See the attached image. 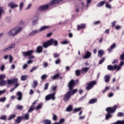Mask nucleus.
I'll return each mask as SVG.
<instances>
[{"label": "nucleus", "instance_id": "nucleus-1", "mask_svg": "<svg viewBox=\"0 0 124 124\" xmlns=\"http://www.w3.org/2000/svg\"><path fill=\"white\" fill-rule=\"evenodd\" d=\"M117 108H118V106L115 105L113 107H108L106 109V111L108 113L106 115V120H109V119L112 118V115L111 114L115 113L116 110H117Z\"/></svg>", "mask_w": 124, "mask_h": 124}, {"label": "nucleus", "instance_id": "nucleus-2", "mask_svg": "<svg viewBox=\"0 0 124 124\" xmlns=\"http://www.w3.org/2000/svg\"><path fill=\"white\" fill-rule=\"evenodd\" d=\"M69 90V91H68L63 96V101H68V100L71 98V96H72V95H74V94L77 93V89L73 90V88H72V89Z\"/></svg>", "mask_w": 124, "mask_h": 124}, {"label": "nucleus", "instance_id": "nucleus-3", "mask_svg": "<svg viewBox=\"0 0 124 124\" xmlns=\"http://www.w3.org/2000/svg\"><path fill=\"white\" fill-rule=\"evenodd\" d=\"M21 30H22L21 27H15L8 32V34L10 36H15V35H17L21 31Z\"/></svg>", "mask_w": 124, "mask_h": 124}, {"label": "nucleus", "instance_id": "nucleus-4", "mask_svg": "<svg viewBox=\"0 0 124 124\" xmlns=\"http://www.w3.org/2000/svg\"><path fill=\"white\" fill-rule=\"evenodd\" d=\"M33 53H34V50H30L27 52L23 51L22 55L23 57H29V59L30 60H31V59H34V56L32 55Z\"/></svg>", "mask_w": 124, "mask_h": 124}, {"label": "nucleus", "instance_id": "nucleus-5", "mask_svg": "<svg viewBox=\"0 0 124 124\" xmlns=\"http://www.w3.org/2000/svg\"><path fill=\"white\" fill-rule=\"evenodd\" d=\"M96 81L93 80L91 81L90 82H88L86 83V87H85L86 90L87 91H90V90H92L95 85H96Z\"/></svg>", "mask_w": 124, "mask_h": 124}, {"label": "nucleus", "instance_id": "nucleus-6", "mask_svg": "<svg viewBox=\"0 0 124 124\" xmlns=\"http://www.w3.org/2000/svg\"><path fill=\"white\" fill-rule=\"evenodd\" d=\"M76 82H79L78 79H76V81H74V79H71V80L68 82L67 87L69 90H72L73 88H74V86H75L76 84Z\"/></svg>", "mask_w": 124, "mask_h": 124}, {"label": "nucleus", "instance_id": "nucleus-7", "mask_svg": "<svg viewBox=\"0 0 124 124\" xmlns=\"http://www.w3.org/2000/svg\"><path fill=\"white\" fill-rule=\"evenodd\" d=\"M108 70L109 71H115V70H117V71H119L120 70V66H118L117 65H108L107 66Z\"/></svg>", "mask_w": 124, "mask_h": 124}, {"label": "nucleus", "instance_id": "nucleus-8", "mask_svg": "<svg viewBox=\"0 0 124 124\" xmlns=\"http://www.w3.org/2000/svg\"><path fill=\"white\" fill-rule=\"evenodd\" d=\"M56 94V92L53 93L52 94H49L46 96L45 99L46 101L50 100V99H52V100H55V95Z\"/></svg>", "mask_w": 124, "mask_h": 124}, {"label": "nucleus", "instance_id": "nucleus-9", "mask_svg": "<svg viewBox=\"0 0 124 124\" xmlns=\"http://www.w3.org/2000/svg\"><path fill=\"white\" fill-rule=\"evenodd\" d=\"M49 4L42 5L39 7L38 10H39V11H45L46 10H47L48 8H49Z\"/></svg>", "mask_w": 124, "mask_h": 124}, {"label": "nucleus", "instance_id": "nucleus-10", "mask_svg": "<svg viewBox=\"0 0 124 124\" xmlns=\"http://www.w3.org/2000/svg\"><path fill=\"white\" fill-rule=\"evenodd\" d=\"M7 82L8 85H12V84H14V83H17V82H18V78H15L13 79H8L7 80Z\"/></svg>", "mask_w": 124, "mask_h": 124}, {"label": "nucleus", "instance_id": "nucleus-11", "mask_svg": "<svg viewBox=\"0 0 124 124\" xmlns=\"http://www.w3.org/2000/svg\"><path fill=\"white\" fill-rule=\"evenodd\" d=\"M49 43L50 44V46L52 45H54V46H58L59 42L53 39H51L49 40Z\"/></svg>", "mask_w": 124, "mask_h": 124}, {"label": "nucleus", "instance_id": "nucleus-12", "mask_svg": "<svg viewBox=\"0 0 124 124\" xmlns=\"http://www.w3.org/2000/svg\"><path fill=\"white\" fill-rule=\"evenodd\" d=\"M8 6L11 7V8L13 9V8H15L16 7H18V6H19V5L17 4H16V3L12 2H11L8 4Z\"/></svg>", "mask_w": 124, "mask_h": 124}, {"label": "nucleus", "instance_id": "nucleus-13", "mask_svg": "<svg viewBox=\"0 0 124 124\" xmlns=\"http://www.w3.org/2000/svg\"><path fill=\"white\" fill-rule=\"evenodd\" d=\"M16 95L18 96L17 100L19 101L22 100L23 99V94H22V92H18L16 93Z\"/></svg>", "mask_w": 124, "mask_h": 124}, {"label": "nucleus", "instance_id": "nucleus-14", "mask_svg": "<svg viewBox=\"0 0 124 124\" xmlns=\"http://www.w3.org/2000/svg\"><path fill=\"white\" fill-rule=\"evenodd\" d=\"M43 51V47L42 46H38L35 50L36 53H40Z\"/></svg>", "mask_w": 124, "mask_h": 124}, {"label": "nucleus", "instance_id": "nucleus-15", "mask_svg": "<svg viewBox=\"0 0 124 124\" xmlns=\"http://www.w3.org/2000/svg\"><path fill=\"white\" fill-rule=\"evenodd\" d=\"M16 45L15 44H12L11 46H9V47L7 48H4V52H7L8 51H9V50H11V49L13 48H15Z\"/></svg>", "mask_w": 124, "mask_h": 124}, {"label": "nucleus", "instance_id": "nucleus-16", "mask_svg": "<svg viewBox=\"0 0 124 124\" xmlns=\"http://www.w3.org/2000/svg\"><path fill=\"white\" fill-rule=\"evenodd\" d=\"M49 46H51L49 40L46 42H44L43 44V47H44V48H48Z\"/></svg>", "mask_w": 124, "mask_h": 124}, {"label": "nucleus", "instance_id": "nucleus-17", "mask_svg": "<svg viewBox=\"0 0 124 124\" xmlns=\"http://www.w3.org/2000/svg\"><path fill=\"white\" fill-rule=\"evenodd\" d=\"M86 28V24H81L80 25H78L77 26V30L79 31V30H83Z\"/></svg>", "mask_w": 124, "mask_h": 124}, {"label": "nucleus", "instance_id": "nucleus-18", "mask_svg": "<svg viewBox=\"0 0 124 124\" xmlns=\"http://www.w3.org/2000/svg\"><path fill=\"white\" fill-rule=\"evenodd\" d=\"M62 0H53L51 1V2L49 3V5H54V4H56V3H59L62 1Z\"/></svg>", "mask_w": 124, "mask_h": 124}, {"label": "nucleus", "instance_id": "nucleus-19", "mask_svg": "<svg viewBox=\"0 0 124 124\" xmlns=\"http://www.w3.org/2000/svg\"><path fill=\"white\" fill-rule=\"evenodd\" d=\"M49 29H51V26H44L41 27L39 30L40 31H45V30H49Z\"/></svg>", "mask_w": 124, "mask_h": 124}, {"label": "nucleus", "instance_id": "nucleus-20", "mask_svg": "<svg viewBox=\"0 0 124 124\" xmlns=\"http://www.w3.org/2000/svg\"><path fill=\"white\" fill-rule=\"evenodd\" d=\"M91 56H92V53L89 51H87L86 53V54L83 57V58L84 59H89V58H91Z\"/></svg>", "mask_w": 124, "mask_h": 124}, {"label": "nucleus", "instance_id": "nucleus-21", "mask_svg": "<svg viewBox=\"0 0 124 124\" xmlns=\"http://www.w3.org/2000/svg\"><path fill=\"white\" fill-rule=\"evenodd\" d=\"M23 120H25L26 121H28L30 119V114L29 113H26L24 114L23 116H21Z\"/></svg>", "mask_w": 124, "mask_h": 124}, {"label": "nucleus", "instance_id": "nucleus-22", "mask_svg": "<svg viewBox=\"0 0 124 124\" xmlns=\"http://www.w3.org/2000/svg\"><path fill=\"white\" fill-rule=\"evenodd\" d=\"M22 121H23V118L22 117V116H18L17 117L16 119L15 120V123L18 124H20Z\"/></svg>", "mask_w": 124, "mask_h": 124}, {"label": "nucleus", "instance_id": "nucleus-23", "mask_svg": "<svg viewBox=\"0 0 124 124\" xmlns=\"http://www.w3.org/2000/svg\"><path fill=\"white\" fill-rule=\"evenodd\" d=\"M115 47H116V44L113 43L112 45H111L110 47L108 49V53H111V52H112V50L114 49Z\"/></svg>", "mask_w": 124, "mask_h": 124}, {"label": "nucleus", "instance_id": "nucleus-24", "mask_svg": "<svg viewBox=\"0 0 124 124\" xmlns=\"http://www.w3.org/2000/svg\"><path fill=\"white\" fill-rule=\"evenodd\" d=\"M104 54V51L102 50H99L98 51V57L99 58H102V56Z\"/></svg>", "mask_w": 124, "mask_h": 124}, {"label": "nucleus", "instance_id": "nucleus-25", "mask_svg": "<svg viewBox=\"0 0 124 124\" xmlns=\"http://www.w3.org/2000/svg\"><path fill=\"white\" fill-rule=\"evenodd\" d=\"M104 79L106 83H109V81H110V76H109L108 75H106L104 77Z\"/></svg>", "mask_w": 124, "mask_h": 124}, {"label": "nucleus", "instance_id": "nucleus-26", "mask_svg": "<svg viewBox=\"0 0 124 124\" xmlns=\"http://www.w3.org/2000/svg\"><path fill=\"white\" fill-rule=\"evenodd\" d=\"M97 102V99H92L89 101V104H93V103H95V102Z\"/></svg>", "mask_w": 124, "mask_h": 124}, {"label": "nucleus", "instance_id": "nucleus-27", "mask_svg": "<svg viewBox=\"0 0 124 124\" xmlns=\"http://www.w3.org/2000/svg\"><path fill=\"white\" fill-rule=\"evenodd\" d=\"M105 3H106V2H105V1H102L97 4V7H101V6L104 5Z\"/></svg>", "mask_w": 124, "mask_h": 124}, {"label": "nucleus", "instance_id": "nucleus-28", "mask_svg": "<svg viewBox=\"0 0 124 124\" xmlns=\"http://www.w3.org/2000/svg\"><path fill=\"white\" fill-rule=\"evenodd\" d=\"M6 85V81L1 80L0 81V87H3Z\"/></svg>", "mask_w": 124, "mask_h": 124}, {"label": "nucleus", "instance_id": "nucleus-29", "mask_svg": "<svg viewBox=\"0 0 124 124\" xmlns=\"http://www.w3.org/2000/svg\"><path fill=\"white\" fill-rule=\"evenodd\" d=\"M29 78V76L28 75H23L21 77V81H26Z\"/></svg>", "mask_w": 124, "mask_h": 124}, {"label": "nucleus", "instance_id": "nucleus-30", "mask_svg": "<svg viewBox=\"0 0 124 124\" xmlns=\"http://www.w3.org/2000/svg\"><path fill=\"white\" fill-rule=\"evenodd\" d=\"M38 31L37 30H34L32 31L30 34L29 36H32L33 35H34V34H36V33H38Z\"/></svg>", "mask_w": 124, "mask_h": 124}, {"label": "nucleus", "instance_id": "nucleus-31", "mask_svg": "<svg viewBox=\"0 0 124 124\" xmlns=\"http://www.w3.org/2000/svg\"><path fill=\"white\" fill-rule=\"evenodd\" d=\"M89 70H90V67H84L81 69L82 72H85V73H87Z\"/></svg>", "mask_w": 124, "mask_h": 124}, {"label": "nucleus", "instance_id": "nucleus-32", "mask_svg": "<svg viewBox=\"0 0 124 124\" xmlns=\"http://www.w3.org/2000/svg\"><path fill=\"white\" fill-rule=\"evenodd\" d=\"M33 110H34V106L33 105H31L30 108L29 109L28 111V113H31V112H32V111H33Z\"/></svg>", "mask_w": 124, "mask_h": 124}, {"label": "nucleus", "instance_id": "nucleus-33", "mask_svg": "<svg viewBox=\"0 0 124 124\" xmlns=\"http://www.w3.org/2000/svg\"><path fill=\"white\" fill-rule=\"evenodd\" d=\"M72 109H73L72 106L70 105V106H69L66 108V111L67 112H71V111H72Z\"/></svg>", "mask_w": 124, "mask_h": 124}, {"label": "nucleus", "instance_id": "nucleus-34", "mask_svg": "<svg viewBox=\"0 0 124 124\" xmlns=\"http://www.w3.org/2000/svg\"><path fill=\"white\" fill-rule=\"evenodd\" d=\"M16 117V114H11V115H10L9 117L8 118V120L11 121V120L15 118Z\"/></svg>", "mask_w": 124, "mask_h": 124}, {"label": "nucleus", "instance_id": "nucleus-35", "mask_svg": "<svg viewBox=\"0 0 124 124\" xmlns=\"http://www.w3.org/2000/svg\"><path fill=\"white\" fill-rule=\"evenodd\" d=\"M63 123H64V119L61 118L59 122L55 123H54V124H63Z\"/></svg>", "mask_w": 124, "mask_h": 124}, {"label": "nucleus", "instance_id": "nucleus-36", "mask_svg": "<svg viewBox=\"0 0 124 124\" xmlns=\"http://www.w3.org/2000/svg\"><path fill=\"white\" fill-rule=\"evenodd\" d=\"M33 89H35L36 87H37V85H38V82L36 80H34L33 82Z\"/></svg>", "mask_w": 124, "mask_h": 124}, {"label": "nucleus", "instance_id": "nucleus-37", "mask_svg": "<svg viewBox=\"0 0 124 124\" xmlns=\"http://www.w3.org/2000/svg\"><path fill=\"white\" fill-rule=\"evenodd\" d=\"M52 120L53 121H57L58 120V116L55 114H52Z\"/></svg>", "mask_w": 124, "mask_h": 124}, {"label": "nucleus", "instance_id": "nucleus-38", "mask_svg": "<svg viewBox=\"0 0 124 124\" xmlns=\"http://www.w3.org/2000/svg\"><path fill=\"white\" fill-rule=\"evenodd\" d=\"M59 77H60L59 74H57L52 77V80H56V79H57V78H59Z\"/></svg>", "mask_w": 124, "mask_h": 124}, {"label": "nucleus", "instance_id": "nucleus-39", "mask_svg": "<svg viewBox=\"0 0 124 124\" xmlns=\"http://www.w3.org/2000/svg\"><path fill=\"white\" fill-rule=\"evenodd\" d=\"M75 73L76 76H80V75H81V71H80L79 70H76Z\"/></svg>", "mask_w": 124, "mask_h": 124}, {"label": "nucleus", "instance_id": "nucleus-40", "mask_svg": "<svg viewBox=\"0 0 124 124\" xmlns=\"http://www.w3.org/2000/svg\"><path fill=\"white\" fill-rule=\"evenodd\" d=\"M106 59V58L103 57V58L99 62V64H102V63L105 62Z\"/></svg>", "mask_w": 124, "mask_h": 124}, {"label": "nucleus", "instance_id": "nucleus-41", "mask_svg": "<svg viewBox=\"0 0 124 124\" xmlns=\"http://www.w3.org/2000/svg\"><path fill=\"white\" fill-rule=\"evenodd\" d=\"M61 44H62L63 45H67V44H69V41L67 40L63 41L61 43Z\"/></svg>", "mask_w": 124, "mask_h": 124}, {"label": "nucleus", "instance_id": "nucleus-42", "mask_svg": "<svg viewBox=\"0 0 124 124\" xmlns=\"http://www.w3.org/2000/svg\"><path fill=\"white\" fill-rule=\"evenodd\" d=\"M42 108V104H40L38 105L35 108L36 110H39V109H41Z\"/></svg>", "mask_w": 124, "mask_h": 124}, {"label": "nucleus", "instance_id": "nucleus-43", "mask_svg": "<svg viewBox=\"0 0 124 124\" xmlns=\"http://www.w3.org/2000/svg\"><path fill=\"white\" fill-rule=\"evenodd\" d=\"M117 117H124V112H118L117 114Z\"/></svg>", "mask_w": 124, "mask_h": 124}, {"label": "nucleus", "instance_id": "nucleus-44", "mask_svg": "<svg viewBox=\"0 0 124 124\" xmlns=\"http://www.w3.org/2000/svg\"><path fill=\"white\" fill-rule=\"evenodd\" d=\"M16 108L18 110H23V106L21 105H17Z\"/></svg>", "mask_w": 124, "mask_h": 124}, {"label": "nucleus", "instance_id": "nucleus-45", "mask_svg": "<svg viewBox=\"0 0 124 124\" xmlns=\"http://www.w3.org/2000/svg\"><path fill=\"white\" fill-rule=\"evenodd\" d=\"M57 89H58V86H53L51 88L52 91H53V92H56V91L57 90Z\"/></svg>", "mask_w": 124, "mask_h": 124}, {"label": "nucleus", "instance_id": "nucleus-46", "mask_svg": "<svg viewBox=\"0 0 124 124\" xmlns=\"http://www.w3.org/2000/svg\"><path fill=\"white\" fill-rule=\"evenodd\" d=\"M106 7L107 8H108V9H111V8H112V6H111V5L109 4L107 2H106Z\"/></svg>", "mask_w": 124, "mask_h": 124}, {"label": "nucleus", "instance_id": "nucleus-47", "mask_svg": "<svg viewBox=\"0 0 124 124\" xmlns=\"http://www.w3.org/2000/svg\"><path fill=\"white\" fill-rule=\"evenodd\" d=\"M49 87V83H46L45 84L44 90L46 91V90H48V87Z\"/></svg>", "mask_w": 124, "mask_h": 124}, {"label": "nucleus", "instance_id": "nucleus-48", "mask_svg": "<svg viewBox=\"0 0 124 124\" xmlns=\"http://www.w3.org/2000/svg\"><path fill=\"white\" fill-rule=\"evenodd\" d=\"M4 11L2 7H0V19L1 18V14L3 13Z\"/></svg>", "mask_w": 124, "mask_h": 124}, {"label": "nucleus", "instance_id": "nucleus-49", "mask_svg": "<svg viewBox=\"0 0 124 124\" xmlns=\"http://www.w3.org/2000/svg\"><path fill=\"white\" fill-rule=\"evenodd\" d=\"M124 62L123 61L121 62L119 65H117V66H119V70L122 68V66L124 65Z\"/></svg>", "mask_w": 124, "mask_h": 124}, {"label": "nucleus", "instance_id": "nucleus-50", "mask_svg": "<svg viewBox=\"0 0 124 124\" xmlns=\"http://www.w3.org/2000/svg\"><path fill=\"white\" fill-rule=\"evenodd\" d=\"M0 120L5 121L6 120V115H2L0 117Z\"/></svg>", "mask_w": 124, "mask_h": 124}, {"label": "nucleus", "instance_id": "nucleus-51", "mask_svg": "<svg viewBox=\"0 0 124 124\" xmlns=\"http://www.w3.org/2000/svg\"><path fill=\"white\" fill-rule=\"evenodd\" d=\"M24 7V3L23 2H21L19 4V9L20 10H22V9Z\"/></svg>", "mask_w": 124, "mask_h": 124}, {"label": "nucleus", "instance_id": "nucleus-52", "mask_svg": "<svg viewBox=\"0 0 124 124\" xmlns=\"http://www.w3.org/2000/svg\"><path fill=\"white\" fill-rule=\"evenodd\" d=\"M5 77H6L5 75H0V81H1V80H3V79H4Z\"/></svg>", "mask_w": 124, "mask_h": 124}, {"label": "nucleus", "instance_id": "nucleus-53", "mask_svg": "<svg viewBox=\"0 0 124 124\" xmlns=\"http://www.w3.org/2000/svg\"><path fill=\"white\" fill-rule=\"evenodd\" d=\"M47 77H48V76H47V75H43L42 77H41V79L42 80H45V79L47 78Z\"/></svg>", "mask_w": 124, "mask_h": 124}, {"label": "nucleus", "instance_id": "nucleus-54", "mask_svg": "<svg viewBox=\"0 0 124 124\" xmlns=\"http://www.w3.org/2000/svg\"><path fill=\"white\" fill-rule=\"evenodd\" d=\"M116 24H117V21H113L111 22V28H114L116 26Z\"/></svg>", "mask_w": 124, "mask_h": 124}, {"label": "nucleus", "instance_id": "nucleus-55", "mask_svg": "<svg viewBox=\"0 0 124 124\" xmlns=\"http://www.w3.org/2000/svg\"><path fill=\"white\" fill-rule=\"evenodd\" d=\"M61 62L62 61L61 60V59H58L55 61V63L56 64H59V63H61Z\"/></svg>", "mask_w": 124, "mask_h": 124}, {"label": "nucleus", "instance_id": "nucleus-56", "mask_svg": "<svg viewBox=\"0 0 124 124\" xmlns=\"http://www.w3.org/2000/svg\"><path fill=\"white\" fill-rule=\"evenodd\" d=\"M82 109V108H75L74 109V111L76 112H79V111H81V109Z\"/></svg>", "mask_w": 124, "mask_h": 124}, {"label": "nucleus", "instance_id": "nucleus-57", "mask_svg": "<svg viewBox=\"0 0 124 124\" xmlns=\"http://www.w3.org/2000/svg\"><path fill=\"white\" fill-rule=\"evenodd\" d=\"M122 29V27L120 25H117L115 27V29L117 30V31H119V30H121Z\"/></svg>", "mask_w": 124, "mask_h": 124}, {"label": "nucleus", "instance_id": "nucleus-58", "mask_svg": "<svg viewBox=\"0 0 124 124\" xmlns=\"http://www.w3.org/2000/svg\"><path fill=\"white\" fill-rule=\"evenodd\" d=\"M120 59L121 61H124V53L122 54L120 56Z\"/></svg>", "mask_w": 124, "mask_h": 124}, {"label": "nucleus", "instance_id": "nucleus-59", "mask_svg": "<svg viewBox=\"0 0 124 124\" xmlns=\"http://www.w3.org/2000/svg\"><path fill=\"white\" fill-rule=\"evenodd\" d=\"M109 87L107 86V87L105 88V90H104L103 91V93H106L107 91H109Z\"/></svg>", "mask_w": 124, "mask_h": 124}, {"label": "nucleus", "instance_id": "nucleus-60", "mask_svg": "<svg viewBox=\"0 0 124 124\" xmlns=\"http://www.w3.org/2000/svg\"><path fill=\"white\" fill-rule=\"evenodd\" d=\"M53 56H54V58H59V57H60V54H59L58 53H54Z\"/></svg>", "mask_w": 124, "mask_h": 124}, {"label": "nucleus", "instance_id": "nucleus-61", "mask_svg": "<svg viewBox=\"0 0 124 124\" xmlns=\"http://www.w3.org/2000/svg\"><path fill=\"white\" fill-rule=\"evenodd\" d=\"M5 100H6V98L5 97L0 98V102H4Z\"/></svg>", "mask_w": 124, "mask_h": 124}, {"label": "nucleus", "instance_id": "nucleus-62", "mask_svg": "<svg viewBox=\"0 0 124 124\" xmlns=\"http://www.w3.org/2000/svg\"><path fill=\"white\" fill-rule=\"evenodd\" d=\"M14 85H15V86L14 87L15 89H16V88H18V87H19V83H18V81L16 83H14Z\"/></svg>", "mask_w": 124, "mask_h": 124}, {"label": "nucleus", "instance_id": "nucleus-63", "mask_svg": "<svg viewBox=\"0 0 124 124\" xmlns=\"http://www.w3.org/2000/svg\"><path fill=\"white\" fill-rule=\"evenodd\" d=\"M43 64L44 67H47L48 66V62H44Z\"/></svg>", "mask_w": 124, "mask_h": 124}, {"label": "nucleus", "instance_id": "nucleus-64", "mask_svg": "<svg viewBox=\"0 0 124 124\" xmlns=\"http://www.w3.org/2000/svg\"><path fill=\"white\" fill-rule=\"evenodd\" d=\"M108 97H112V96H114V93H109L108 95Z\"/></svg>", "mask_w": 124, "mask_h": 124}]
</instances>
